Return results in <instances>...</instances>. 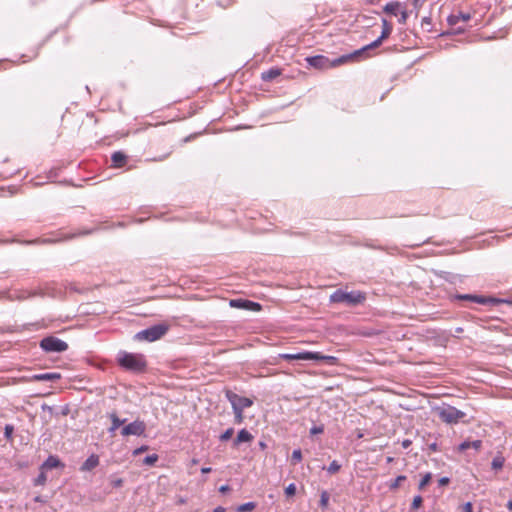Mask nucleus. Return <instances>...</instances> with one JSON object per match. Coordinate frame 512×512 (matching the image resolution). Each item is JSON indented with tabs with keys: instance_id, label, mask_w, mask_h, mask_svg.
<instances>
[{
	"instance_id": "12",
	"label": "nucleus",
	"mask_w": 512,
	"mask_h": 512,
	"mask_svg": "<svg viewBox=\"0 0 512 512\" xmlns=\"http://www.w3.org/2000/svg\"><path fill=\"white\" fill-rule=\"evenodd\" d=\"M230 306L235 308H245V309H253L259 310L260 304L242 299H233L230 301Z\"/></svg>"
},
{
	"instance_id": "25",
	"label": "nucleus",
	"mask_w": 512,
	"mask_h": 512,
	"mask_svg": "<svg viewBox=\"0 0 512 512\" xmlns=\"http://www.w3.org/2000/svg\"><path fill=\"white\" fill-rule=\"evenodd\" d=\"M432 474L430 472L424 474L419 482L418 489L423 490L431 481Z\"/></svg>"
},
{
	"instance_id": "6",
	"label": "nucleus",
	"mask_w": 512,
	"mask_h": 512,
	"mask_svg": "<svg viewBox=\"0 0 512 512\" xmlns=\"http://www.w3.org/2000/svg\"><path fill=\"white\" fill-rule=\"evenodd\" d=\"M438 415L443 422L456 424L465 416V413L453 406H446L439 409Z\"/></svg>"
},
{
	"instance_id": "43",
	"label": "nucleus",
	"mask_w": 512,
	"mask_h": 512,
	"mask_svg": "<svg viewBox=\"0 0 512 512\" xmlns=\"http://www.w3.org/2000/svg\"><path fill=\"white\" fill-rule=\"evenodd\" d=\"M463 512H473L472 503L467 502L463 505Z\"/></svg>"
},
{
	"instance_id": "55",
	"label": "nucleus",
	"mask_w": 512,
	"mask_h": 512,
	"mask_svg": "<svg viewBox=\"0 0 512 512\" xmlns=\"http://www.w3.org/2000/svg\"><path fill=\"white\" fill-rule=\"evenodd\" d=\"M423 22L430 23V19H429V18H424V19H423Z\"/></svg>"
},
{
	"instance_id": "37",
	"label": "nucleus",
	"mask_w": 512,
	"mask_h": 512,
	"mask_svg": "<svg viewBox=\"0 0 512 512\" xmlns=\"http://www.w3.org/2000/svg\"><path fill=\"white\" fill-rule=\"evenodd\" d=\"M112 487L120 488L123 485V480L121 478H112L110 481Z\"/></svg>"
},
{
	"instance_id": "14",
	"label": "nucleus",
	"mask_w": 512,
	"mask_h": 512,
	"mask_svg": "<svg viewBox=\"0 0 512 512\" xmlns=\"http://www.w3.org/2000/svg\"><path fill=\"white\" fill-rule=\"evenodd\" d=\"M471 19L470 13L458 12L448 16L447 22L450 26L457 25L460 21L467 22Z\"/></svg>"
},
{
	"instance_id": "11",
	"label": "nucleus",
	"mask_w": 512,
	"mask_h": 512,
	"mask_svg": "<svg viewBox=\"0 0 512 512\" xmlns=\"http://www.w3.org/2000/svg\"><path fill=\"white\" fill-rule=\"evenodd\" d=\"M279 357L281 359H284V360H287V361H292V360H312V358H316L317 356L315 355H312V352L310 351H304V352H299V353H282V354H279Z\"/></svg>"
},
{
	"instance_id": "4",
	"label": "nucleus",
	"mask_w": 512,
	"mask_h": 512,
	"mask_svg": "<svg viewBox=\"0 0 512 512\" xmlns=\"http://www.w3.org/2000/svg\"><path fill=\"white\" fill-rule=\"evenodd\" d=\"M392 30H393L392 24L390 22H388L386 19H382V32H381V35L375 41L370 43L369 45H366L365 47H363V48L353 52V55H357V57L360 58L367 51L379 47L382 44V42L390 36Z\"/></svg>"
},
{
	"instance_id": "21",
	"label": "nucleus",
	"mask_w": 512,
	"mask_h": 512,
	"mask_svg": "<svg viewBox=\"0 0 512 512\" xmlns=\"http://www.w3.org/2000/svg\"><path fill=\"white\" fill-rule=\"evenodd\" d=\"M312 355H315L317 356L316 358H312V360H316V361H326L328 364L330 365H335L337 364L338 362V359L334 356H328V355H323L322 353L320 352H312Z\"/></svg>"
},
{
	"instance_id": "9",
	"label": "nucleus",
	"mask_w": 512,
	"mask_h": 512,
	"mask_svg": "<svg viewBox=\"0 0 512 512\" xmlns=\"http://www.w3.org/2000/svg\"><path fill=\"white\" fill-rule=\"evenodd\" d=\"M146 431V424L142 420H135L124 426L121 430L122 436H141Z\"/></svg>"
},
{
	"instance_id": "40",
	"label": "nucleus",
	"mask_w": 512,
	"mask_h": 512,
	"mask_svg": "<svg viewBox=\"0 0 512 512\" xmlns=\"http://www.w3.org/2000/svg\"><path fill=\"white\" fill-rule=\"evenodd\" d=\"M470 448H471L470 441H464L458 446V450L461 452H463L467 449H470Z\"/></svg>"
},
{
	"instance_id": "33",
	"label": "nucleus",
	"mask_w": 512,
	"mask_h": 512,
	"mask_svg": "<svg viewBox=\"0 0 512 512\" xmlns=\"http://www.w3.org/2000/svg\"><path fill=\"white\" fill-rule=\"evenodd\" d=\"M233 433H234V429L233 428H228L225 432H223L221 434L220 440L221 441L229 440L233 436Z\"/></svg>"
},
{
	"instance_id": "34",
	"label": "nucleus",
	"mask_w": 512,
	"mask_h": 512,
	"mask_svg": "<svg viewBox=\"0 0 512 512\" xmlns=\"http://www.w3.org/2000/svg\"><path fill=\"white\" fill-rule=\"evenodd\" d=\"M428 0H413L412 1V5L416 11V15H418V12L419 10L423 7V5L427 2Z\"/></svg>"
},
{
	"instance_id": "50",
	"label": "nucleus",
	"mask_w": 512,
	"mask_h": 512,
	"mask_svg": "<svg viewBox=\"0 0 512 512\" xmlns=\"http://www.w3.org/2000/svg\"><path fill=\"white\" fill-rule=\"evenodd\" d=\"M430 449H431L432 451H436V450H437V445H436V443L431 444V445H430Z\"/></svg>"
},
{
	"instance_id": "51",
	"label": "nucleus",
	"mask_w": 512,
	"mask_h": 512,
	"mask_svg": "<svg viewBox=\"0 0 512 512\" xmlns=\"http://www.w3.org/2000/svg\"><path fill=\"white\" fill-rule=\"evenodd\" d=\"M507 508H508L509 510H512V499L508 501V503H507Z\"/></svg>"
},
{
	"instance_id": "16",
	"label": "nucleus",
	"mask_w": 512,
	"mask_h": 512,
	"mask_svg": "<svg viewBox=\"0 0 512 512\" xmlns=\"http://www.w3.org/2000/svg\"><path fill=\"white\" fill-rule=\"evenodd\" d=\"M58 467H64V464L59 460L58 457L50 455L42 464V470H51Z\"/></svg>"
},
{
	"instance_id": "54",
	"label": "nucleus",
	"mask_w": 512,
	"mask_h": 512,
	"mask_svg": "<svg viewBox=\"0 0 512 512\" xmlns=\"http://www.w3.org/2000/svg\"><path fill=\"white\" fill-rule=\"evenodd\" d=\"M31 295H32V294H29V295H27V296L22 295V296H19V298L25 299V298H27V297H29V296H31Z\"/></svg>"
},
{
	"instance_id": "20",
	"label": "nucleus",
	"mask_w": 512,
	"mask_h": 512,
	"mask_svg": "<svg viewBox=\"0 0 512 512\" xmlns=\"http://www.w3.org/2000/svg\"><path fill=\"white\" fill-rule=\"evenodd\" d=\"M109 418L111 419L112 422L111 427L109 428V432L112 434L126 421L125 419L121 420L116 413H111L109 415Z\"/></svg>"
},
{
	"instance_id": "13",
	"label": "nucleus",
	"mask_w": 512,
	"mask_h": 512,
	"mask_svg": "<svg viewBox=\"0 0 512 512\" xmlns=\"http://www.w3.org/2000/svg\"><path fill=\"white\" fill-rule=\"evenodd\" d=\"M100 459L97 454H91L81 465L80 471L88 472L93 470L99 465Z\"/></svg>"
},
{
	"instance_id": "45",
	"label": "nucleus",
	"mask_w": 512,
	"mask_h": 512,
	"mask_svg": "<svg viewBox=\"0 0 512 512\" xmlns=\"http://www.w3.org/2000/svg\"><path fill=\"white\" fill-rule=\"evenodd\" d=\"M412 444V441L410 439H405L402 441L401 445L404 449H407Z\"/></svg>"
},
{
	"instance_id": "53",
	"label": "nucleus",
	"mask_w": 512,
	"mask_h": 512,
	"mask_svg": "<svg viewBox=\"0 0 512 512\" xmlns=\"http://www.w3.org/2000/svg\"><path fill=\"white\" fill-rule=\"evenodd\" d=\"M259 446L264 449L266 447V444L264 442H260Z\"/></svg>"
},
{
	"instance_id": "39",
	"label": "nucleus",
	"mask_w": 512,
	"mask_h": 512,
	"mask_svg": "<svg viewBox=\"0 0 512 512\" xmlns=\"http://www.w3.org/2000/svg\"><path fill=\"white\" fill-rule=\"evenodd\" d=\"M13 431H14V427L12 425H9V424L6 425L5 426V431H4L5 437L7 439H10L11 436H12Z\"/></svg>"
},
{
	"instance_id": "57",
	"label": "nucleus",
	"mask_w": 512,
	"mask_h": 512,
	"mask_svg": "<svg viewBox=\"0 0 512 512\" xmlns=\"http://www.w3.org/2000/svg\"><path fill=\"white\" fill-rule=\"evenodd\" d=\"M192 462H193L194 464H197V463H198V461H197L196 459H193V461H192Z\"/></svg>"
},
{
	"instance_id": "26",
	"label": "nucleus",
	"mask_w": 512,
	"mask_h": 512,
	"mask_svg": "<svg viewBox=\"0 0 512 512\" xmlns=\"http://www.w3.org/2000/svg\"><path fill=\"white\" fill-rule=\"evenodd\" d=\"M405 480H406L405 475H399L393 481L390 482L389 488L391 490H396L401 485V483L404 482Z\"/></svg>"
},
{
	"instance_id": "23",
	"label": "nucleus",
	"mask_w": 512,
	"mask_h": 512,
	"mask_svg": "<svg viewBox=\"0 0 512 512\" xmlns=\"http://www.w3.org/2000/svg\"><path fill=\"white\" fill-rule=\"evenodd\" d=\"M399 7H400V3L399 2H389V3H387L385 5L384 11L387 12V13H391V14L396 15Z\"/></svg>"
},
{
	"instance_id": "22",
	"label": "nucleus",
	"mask_w": 512,
	"mask_h": 512,
	"mask_svg": "<svg viewBox=\"0 0 512 512\" xmlns=\"http://www.w3.org/2000/svg\"><path fill=\"white\" fill-rule=\"evenodd\" d=\"M504 462H505V459L502 455L495 456L491 463L492 469H494V470L502 469Z\"/></svg>"
},
{
	"instance_id": "38",
	"label": "nucleus",
	"mask_w": 512,
	"mask_h": 512,
	"mask_svg": "<svg viewBox=\"0 0 512 512\" xmlns=\"http://www.w3.org/2000/svg\"><path fill=\"white\" fill-rule=\"evenodd\" d=\"M46 480H47L46 475H45V473L42 471V472L39 474V476L37 477V479H36L35 483H36V485H43V484H45Z\"/></svg>"
},
{
	"instance_id": "32",
	"label": "nucleus",
	"mask_w": 512,
	"mask_h": 512,
	"mask_svg": "<svg viewBox=\"0 0 512 512\" xmlns=\"http://www.w3.org/2000/svg\"><path fill=\"white\" fill-rule=\"evenodd\" d=\"M285 494L287 497H292L296 494V485L294 483L289 484L285 488Z\"/></svg>"
},
{
	"instance_id": "7",
	"label": "nucleus",
	"mask_w": 512,
	"mask_h": 512,
	"mask_svg": "<svg viewBox=\"0 0 512 512\" xmlns=\"http://www.w3.org/2000/svg\"><path fill=\"white\" fill-rule=\"evenodd\" d=\"M40 347L46 352H63L68 349V344L56 337H45L40 341Z\"/></svg>"
},
{
	"instance_id": "19",
	"label": "nucleus",
	"mask_w": 512,
	"mask_h": 512,
	"mask_svg": "<svg viewBox=\"0 0 512 512\" xmlns=\"http://www.w3.org/2000/svg\"><path fill=\"white\" fill-rule=\"evenodd\" d=\"M281 75V70L278 68H271L267 71L262 72L261 79L263 81H272Z\"/></svg>"
},
{
	"instance_id": "48",
	"label": "nucleus",
	"mask_w": 512,
	"mask_h": 512,
	"mask_svg": "<svg viewBox=\"0 0 512 512\" xmlns=\"http://www.w3.org/2000/svg\"><path fill=\"white\" fill-rule=\"evenodd\" d=\"M225 511H226V510H225V508H224V507H222V506H218L217 508H215V509L213 510V512H225Z\"/></svg>"
},
{
	"instance_id": "29",
	"label": "nucleus",
	"mask_w": 512,
	"mask_h": 512,
	"mask_svg": "<svg viewBox=\"0 0 512 512\" xmlns=\"http://www.w3.org/2000/svg\"><path fill=\"white\" fill-rule=\"evenodd\" d=\"M423 498L420 495H417L413 498V501L411 503V509L417 510L422 506Z\"/></svg>"
},
{
	"instance_id": "30",
	"label": "nucleus",
	"mask_w": 512,
	"mask_h": 512,
	"mask_svg": "<svg viewBox=\"0 0 512 512\" xmlns=\"http://www.w3.org/2000/svg\"><path fill=\"white\" fill-rule=\"evenodd\" d=\"M340 468H341V465L336 460H333L330 463V465L328 466L327 471L330 474H335L340 470Z\"/></svg>"
},
{
	"instance_id": "3",
	"label": "nucleus",
	"mask_w": 512,
	"mask_h": 512,
	"mask_svg": "<svg viewBox=\"0 0 512 512\" xmlns=\"http://www.w3.org/2000/svg\"><path fill=\"white\" fill-rule=\"evenodd\" d=\"M366 296L364 293L360 291H344L342 289H338L333 292L330 296V301L333 303H345L348 306H355L362 302H364Z\"/></svg>"
},
{
	"instance_id": "41",
	"label": "nucleus",
	"mask_w": 512,
	"mask_h": 512,
	"mask_svg": "<svg viewBox=\"0 0 512 512\" xmlns=\"http://www.w3.org/2000/svg\"><path fill=\"white\" fill-rule=\"evenodd\" d=\"M471 448L475 450H479L482 447V441L481 440H474L470 441Z\"/></svg>"
},
{
	"instance_id": "42",
	"label": "nucleus",
	"mask_w": 512,
	"mask_h": 512,
	"mask_svg": "<svg viewBox=\"0 0 512 512\" xmlns=\"http://www.w3.org/2000/svg\"><path fill=\"white\" fill-rule=\"evenodd\" d=\"M147 450H148V446H141V447H139V448H136V449L133 451V455H134V456H137V455H139V454H141V453H143V452H145V451H147Z\"/></svg>"
},
{
	"instance_id": "46",
	"label": "nucleus",
	"mask_w": 512,
	"mask_h": 512,
	"mask_svg": "<svg viewBox=\"0 0 512 512\" xmlns=\"http://www.w3.org/2000/svg\"><path fill=\"white\" fill-rule=\"evenodd\" d=\"M407 17H408L407 12H406V11H402V13H401V18H400V20H399V21H400L401 23H405V22H406V20H407Z\"/></svg>"
},
{
	"instance_id": "44",
	"label": "nucleus",
	"mask_w": 512,
	"mask_h": 512,
	"mask_svg": "<svg viewBox=\"0 0 512 512\" xmlns=\"http://www.w3.org/2000/svg\"><path fill=\"white\" fill-rule=\"evenodd\" d=\"M449 482H450V479L448 477H442L439 479L440 486H445V485L449 484Z\"/></svg>"
},
{
	"instance_id": "2",
	"label": "nucleus",
	"mask_w": 512,
	"mask_h": 512,
	"mask_svg": "<svg viewBox=\"0 0 512 512\" xmlns=\"http://www.w3.org/2000/svg\"><path fill=\"white\" fill-rule=\"evenodd\" d=\"M354 58H358L357 55H353V53L348 55H343L339 58H336L334 60H330L329 58L323 56V55H316L307 57L306 61L309 66L316 68V69H328L332 67L339 66L341 64L346 63L349 60H352Z\"/></svg>"
},
{
	"instance_id": "18",
	"label": "nucleus",
	"mask_w": 512,
	"mask_h": 512,
	"mask_svg": "<svg viewBox=\"0 0 512 512\" xmlns=\"http://www.w3.org/2000/svg\"><path fill=\"white\" fill-rule=\"evenodd\" d=\"M60 378L61 376L59 373H41L32 377V379L35 381H55Z\"/></svg>"
},
{
	"instance_id": "24",
	"label": "nucleus",
	"mask_w": 512,
	"mask_h": 512,
	"mask_svg": "<svg viewBox=\"0 0 512 512\" xmlns=\"http://www.w3.org/2000/svg\"><path fill=\"white\" fill-rule=\"evenodd\" d=\"M255 508H256L255 502H247V503H244V504H241L240 506H238L237 511L238 512H251Z\"/></svg>"
},
{
	"instance_id": "52",
	"label": "nucleus",
	"mask_w": 512,
	"mask_h": 512,
	"mask_svg": "<svg viewBox=\"0 0 512 512\" xmlns=\"http://www.w3.org/2000/svg\"><path fill=\"white\" fill-rule=\"evenodd\" d=\"M228 489H229V488H228V486H222V487L220 488V491H221V492H225V491H227Z\"/></svg>"
},
{
	"instance_id": "35",
	"label": "nucleus",
	"mask_w": 512,
	"mask_h": 512,
	"mask_svg": "<svg viewBox=\"0 0 512 512\" xmlns=\"http://www.w3.org/2000/svg\"><path fill=\"white\" fill-rule=\"evenodd\" d=\"M324 432V425L313 426L310 429V435L322 434Z\"/></svg>"
},
{
	"instance_id": "15",
	"label": "nucleus",
	"mask_w": 512,
	"mask_h": 512,
	"mask_svg": "<svg viewBox=\"0 0 512 512\" xmlns=\"http://www.w3.org/2000/svg\"><path fill=\"white\" fill-rule=\"evenodd\" d=\"M127 155L121 151H116L111 155L112 166L121 168L127 163Z\"/></svg>"
},
{
	"instance_id": "27",
	"label": "nucleus",
	"mask_w": 512,
	"mask_h": 512,
	"mask_svg": "<svg viewBox=\"0 0 512 512\" xmlns=\"http://www.w3.org/2000/svg\"><path fill=\"white\" fill-rule=\"evenodd\" d=\"M157 461H158V455L157 454H151V455L146 456L143 459V464L148 465V466H152Z\"/></svg>"
},
{
	"instance_id": "17",
	"label": "nucleus",
	"mask_w": 512,
	"mask_h": 512,
	"mask_svg": "<svg viewBox=\"0 0 512 512\" xmlns=\"http://www.w3.org/2000/svg\"><path fill=\"white\" fill-rule=\"evenodd\" d=\"M254 439L253 435L246 429H242L238 432L234 445L237 446L243 442H251Z\"/></svg>"
},
{
	"instance_id": "49",
	"label": "nucleus",
	"mask_w": 512,
	"mask_h": 512,
	"mask_svg": "<svg viewBox=\"0 0 512 512\" xmlns=\"http://www.w3.org/2000/svg\"><path fill=\"white\" fill-rule=\"evenodd\" d=\"M201 472H202V473H210V472H211V468H210V467H203V468L201 469Z\"/></svg>"
},
{
	"instance_id": "8",
	"label": "nucleus",
	"mask_w": 512,
	"mask_h": 512,
	"mask_svg": "<svg viewBox=\"0 0 512 512\" xmlns=\"http://www.w3.org/2000/svg\"><path fill=\"white\" fill-rule=\"evenodd\" d=\"M227 400L230 402L233 410H241L249 408L253 405V400L247 397L240 396L231 390L225 392Z\"/></svg>"
},
{
	"instance_id": "10",
	"label": "nucleus",
	"mask_w": 512,
	"mask_h": 512,
	"mask_svg": "<svg viewBox=\"0 0 512 512\" xmlns=\"http://www.w3.org/2000/svg\"><path fill=\"white\" fill-rule=\"evenodd\" d=\"M453 298L460 301H471L481 305L497 304L500 302V300L493 297H485L472 294H457Z\"/></svg>"
},
{
	"instance_id": "56",
	"label": "nucleus",
	"mask_w": 512,
	"mask_h": 512,
	"mask_svg": "<svg viewBox=\"0 0 512 512\" xmlns=\"http://www.w3.org/2000/svg\"><path fill=\"white\" fill-rule=\"evenodd\" d=\"M393 458L392 457H388L387 461L388 462H392Z\"/></svg>"
},
{
	"instance_id": "47",
	"label": "nucleus",
	"mask_w": 512,
	"mask_h": 512,
	"mask_svg": "<svg viewBox=\"0 0 512 512\" xmlns=\"http://www.w3.org/2000/svg\"><path fill=\"white\" fill-rule=\"evenodd\" d=\"M364 3L366 4H370V5H373V4H377L379 3L381 0H363Z\"/></svg>"
},
{
	"instance_id": "36",
	"label": "nucleus",
	"mask_w": 512,
	"mask_h": 512,
	"mask_svg": "<svg viewBox=\"0 0 512 512\" xmlns=\"http://www.w3.org/2000/svg\"><path fill=\"white\" fill-rule=\"evenodd\" d=\"M235 415V422L241 424L244 420L243 411L241 410H233Z\"/></svg>"
},
{
	"instance_id": "31",
	"label": "nucleus",
	"mask_w": 512,
	"mask_h": 512,
	"mask_svg": "<svg viewBox=\"0 0 512 512\" xmlns=\"http://www.w3.org/2000/svg\"><path fill=\"white\" fill-rule=\"evenodd\" d=\"M329 503V494L327 491H323L320 496V506L326 508Z\"/></svg>"
},
{
	"instance_id": "1",
	"label": "nucleus",
	"mask_w": 512,
	"mask_h": 512,
	"mask_svg": "<svg viewBox=\"0 0 512 512\" xmlns=\"http://www.w3.org/2000/svg\"><path fill=\"white\" fill-rule=\"evenodd\" d=\"M117 361L122 368L136 373L143 372L147 366L144 355L125 351L118 354Z\"/></svg>"
},
{
	"instance_id": "5",
	"label": "nucleus",
	"mask_w": 512,
	"mask_h": 512,
	"mask_svg": "<svg viewBox=\"0 0 512 512\" xmlns=\"http://www.w3.org/2000/svg\"><path fill=\"white\" fill-rule=\"evenodd\" d=\"M169 327L166 324H157L144 329L136 334V339L153 342L161 339L168 331Z\"/></svg>"
},
{
	"instance_id": "28",
	"label": "nucleus",
	"mask_w": 512,
	"mask_h": 512,
	"mask_svg": "<svg viewBox=\"0 0 512 512\" xmlns=\"http://www.w3.org/2000/svg\"><path fill=\"white\" fill-rule=\"evenodd\" d=\"M302 460V452L300 449H296L292 452L291 462L292 464H297Z\"/></svg>"
}]
</instances>
